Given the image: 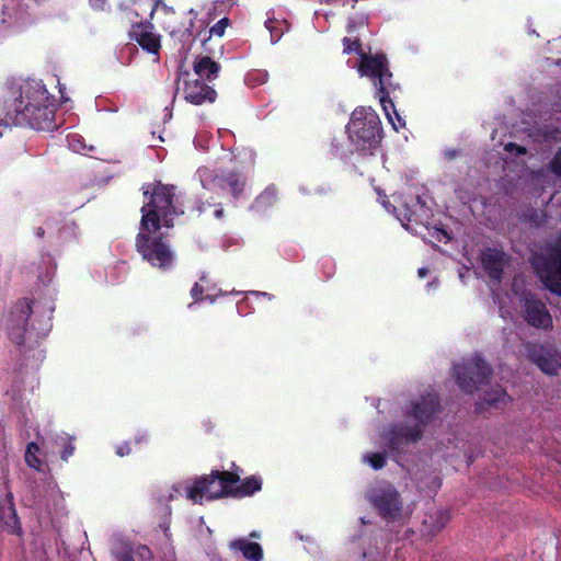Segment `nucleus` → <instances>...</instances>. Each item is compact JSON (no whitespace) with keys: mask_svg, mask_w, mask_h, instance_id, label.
I'll use <instances>...</instances> for the list:
<instances>
[{"mask_svg":"<svg viewBox=\"0 0 561 561\" xmlns=\"http://www.w3.org/2000/svg\"><path fill=\"white\" fill-rule=\"evenodd\" d=\"M45 92L43 87L31 83L19 87L13 83L8 84L4 103H10L12 107L8 108L7 122L35 130H54L57 127L55 108L45 103L47 100Z\"/></svg>","mask_w":561,"mask_h":561,"instance_id":"f257e3e1","label":"nucleus"},{"mask_svg":"<svg viewBox=\"0 0 561 561\" xmlns=\"http://www.w3.org/2000/svg\"><path fill=\"white\" fill-rule=\"evenodd\" d=\"M54 307L39 301L19 299L10 309L7 331L10 340L19 345L27 341L38 343L50 331Z\"/></svg>","mask_w":561,"mask_h":561,"instance_id":"f03ea898","label":"nucleus"},{"mask_svg":"<svg viewBox=\"0 0 561 561\" xmlns=\"http://www.w3.org/2000/svg\"><path fill=\"white\" fill-rule=\"evenodd\" d=\"M144 205L140 209L141 230L158 232L162 226L172 228L175 217L184 214L178 203L176 186L171 184L150 183L142 186Z\"/></svg>","mask_w":561,"mask_h":561,"instance_id":"7ed1b4c3","label":"nucleus"},{"mask_svg":"<svg viewBox=\"0 0 561 561\" xmlns=\"http://www.w3.org/2000/svg\"><path fill=\"white\" fill-rule=\"evenodd\" d=\"M440 411V399L436 392H427L412 401L405 416L413 419L415 424L409 425L401 422L392 425L387 434L388 448L399 454L405 445L419 442L423 437L424 428Z\"/></svg>","mask_w":561,"mask_h":561,"instance_id":"20e7f679","label":"nucleus"},{"mask_svg":"<svg viewBox=\"0 0 561 561\" xmlns=\"http://www.w3.org/2000/svg\"><path fill=\"white\" fill-rule=\"evenodd\" d=\"M346 133L356 151L363 154H371L379 147L383 135L378 114L366 106H358L352 112Z\"/></svg>","mask_w":561,"mask_h":561,"instance_id":"39448f33","label":"nucleus"},{"mask_svg":"<svg viewBox=\"0 0 561 561\" xmlns=\"http://www.w3.org/2000/svg\"><path fill=\"white\" fill-rule=\"evenodd\" d=\"M164 238L165 236L162 232L142 230L136 236L135 247L144 261L159 271L168 272L174 267L176 256Z\"/></svg>","mask_w":561,"mask_h":561,"instance_id":"423d86ee","label":"nucleus"},{"mask_svg":"<svg viewBox=\"0 0 561 561\" xmlns=\"http://www.w3.org/2000/svg\"><path fill=\"white\" fill-rule=\"evenodd\" d=\"M358 72L373 80L382 110L388 112V105L392 106L390 92L396 87L391 82L392 72L389 69L387 56L380 53L375 55L360 53Z\"/></svg>","mask_w":561,"mask_h":561,"instance_id":"0eeeda50","label":"nucleus"},{"mask_svg":"<svg viewBox=\"0 0 561 561\" xmlns=\"http://www.w3.org/2000/svg\"><path fill=\"white\" fill-rule=\"evenodd\" d=\"M531 264L545 287L561 296V234L545 252L535 254Z\"/></svg>","mask_w":561,"mask_h":561,"instance_id":"6e6552de","label":"nucleus"},{"mask_svg":"<svg viewBox=\"0 0 561 561\" xmlns=\"http://www.w3.org/2000/svg\"><path fill=\"white\" fill-rule=\"evenodd\" d=\"M491 366L479 355L463 359L454 366V376L459 388L466 393H473L489 382Z\"/></svg>","mask_w":561,"mask_h":561,"instance_id":"1a4fd4ad","label":"nucleus"},{"mask_svg":"<svg viewBox=\"0 0 561 561\" xmlns=\"http://www.w3.org/2000/svg\"><path fill=\"white\" fill-rule=\"evenodd\" d=\"M37 15L23 0H2L0 28L9 34H20L35 24Z\"/></svg>","mask_w":561,"mask_h":561,"instance_id":"9d476101","label":"nucleus"},{"mask_svg":"<svg viewBox=\"0 0 561 561\" xmlns=\"http://www.w3.org/2000/svg\"><path fill=\"white\" fill-rule=\"evenodd\" d=\"M367 497L385 519H396L401 513L400 494L390 483H382L373 488Z\"/></svg>","mask_w":561,"mask_h":561,"instance_id":"9b49d317","label":"nucleus"},{"mask_svg":"<svg viewBox=\"0 0 561 561\" xmlns=\"http://www.w3.org/2000/svg\"><path fill=\"white\" fill-rule=\"evenodd\" d=\"M128 35L131 41L136 42L148 54L159 55L161 49L160 35L153 32L151 23H134Z\"/></svg>","mask_w":561,"mask_h":561,"instance_id":"f8f14e48","label":"nucleus"},{"mask_svg":"<svg viewBox=\"0 0 561 561\" xmlns=\"http://www.w3.org/2000/svg\"><path fill=\"white\" fill-rule=\"evenodd\" d=\"M183 93L185 101L194 105L214 103L217 98L216 90L198 78L185 79Z\"/></svg>","mask_w":561,"mask_h":561,"instance_id":"ddd939ff","label":"nucleus"},{"mask_svg":"<svg viewBox=\"0 0 561 561\" xmlns=\"http://www.w3.org/2000/svg\"><path fill=\"white\" fill-rule=\"evenodd\" d=\"M525 321L535 328L549 329L552 327V318L546 305L536 299H527L524 305Z\"/></svg>","mask_w":561,"mask_h":561,"instance_id":"4468645a","label":"nucleus"},{"mask_svg":"<svg viewBox=\"0 0 561 561\" xmlns=\"http://www.w3.org/2000/svg\"><path fill=\"white\" fill-rule=\"evenodd\" d=\"M527 352L528 358L536 364L541 371L550 376L558 375L561 363L548 350L541 345L530 344L527 346Z\"/></svg>","mask_w":561,"mask_h":561,"instance_id":"2eb2a0df","label":"nucleus"},{"mask_svg":"<svg viewBox=\"0 0 561 561\" xmlns=\"http://www.w3.org/2000/svg\"><path fill=\"white\" fill-rule=\"evenodd\" d=\"M505 253L497 249L488 248L481 253V265L488 276L500 283L503 278Z\"/></svg>","mask_w":561,"mask_h":561,"instance_id":"dca6fc26","label":"nucleus"},{"mask_svg":"<svg viewBox=\"0 0 561 561\" xmlns=\"http://www.w3.org/2000/svg\"><path fill=\"white\" fill-rule=\"evenodd\" d=\"M217 492L218 481L211 478L210 472L195 480L194 484L187 489V497L194 503H201L204 495H206L208 500L222 499V496L215 495Z\"/></svg>","mask_w":561,"mask_h":561,"instance_id":"f3484780","label":"nucleus"},{"mask_svg":"<svg viewBox=\"0 0 561 561\" xmlns=\"http://www.w3.org/2000/svg\"><path fill=\"white\" fill-rule=\"evenodd\" d=\"M213 183L222 191H228L238 198L244 190L245 181L240 172L220 171L213 178Z\"/></svg>","mask_w":561,"mask_h":561,"instance_id":"a211bd4d","label":"nucleus"},{"mask_svg":"<svg viewBox=\"0 0 561 561\" xmlns=\"http://www.w3.org/2000/svg\"><path fill=\"white\" fill-rule=\"evenodd\" d=\"M0 524L8 533L20 534V520L15 511L13 495L11 492H8L7 496L0 501Z\"/></svg>","mask_w":561,"mask_h":561,"instance_id":"6ab92c4d","label":"nucleus"},{"mask_svg":"<svg viewBox=\"0 0 561 561\" xmlns=\"http://www.w3.org/2000/svg\"><path fill=\"white\" fill-rule=\"evenodd\" d=\"M211 478H215V480L218 481V492L215 493V495L222 496V499H234V488L240 481V474L238 472L213 470Z\"/></svg>","mask_w":561,"mask_h":561,"instance_id":"aec40b11","label":"nucleus"},{"mask_svg":"<svg viewBox=\"0 0 561 561\" xmlns=\"http://www.w3.org/2000/svg\"><path fill=\"white\" fill-rule=\"evenodd\" d=\"M221 69V66L213 60L209 56L196 57L193 70L194 75L203 81L211 82L217 77Z\"/></svg>","mask_w":561,"mask_h":561,"instance_id":"412c9836","label":"nucleus"},{"mask_svg":"<svg viewBox=\"0 0 561 561\" xmlns=\"http://www.w3.org/2000/svg\"><path fill=\"white\" fill-rule=\"evenodd\" d=\"M232 551H239L248 561H262L264 553L260 543L249 541L247 538H238L229 542Z\"/></svg>","mask_w":561,"mask_h":561,"instance_id":"4be33fe9","label":"nucleus"},{"mask_svg":"<svg viewBox=\"0 0 561 561\" xmlns=\"http://www.w3.org/2000/svg\"><path fill=\"white\" fill-rule=\"evenodd\" d=\"M510 401V397L506 391L497 386L493 388L490 392H485L483 399L476 404V412H482L486 408L500 409L507 404Z\"/></svg>","mask_w":561,"mask_h":561,"instance_id":"5701e85b","label":"nucleus"},{"mask_svg":"<svg viewBox=\"0 0 561 561\" xmlns=\"http://www.w3.org/2000/svg\"><path fill=\"white\" fill-rule=\"evenodd\" d=\"M194 20L187 19L186 22L182 23V27L172 28L170 35L174 41L181 44V49L188 50L195 42L196 36L193 33Z\"/></svg>","mask_w":561,"mask_h":561,"instance_id":"b1692460","label":"nucleus"},{"mask_svg":"<svg viewBox=\"0 0 561 561\" xmlns=\"http://www.w3.org/2000/svg\"><path fill=\"white\" fill-rule=\"evenodd\" d=\"M263 481L260 476L253 474L239 481L234 488V499H243L254 495L262 490Z\"/></svg>","mask_w":561,"mask_h":561,"instance_id":"393cba45","label":"nucleus"},{"mask_svg":"<svg viewBox=\"0 0 561 561\" xmlns=\"http://www.w3.org/2000/svg\"><path fill=\"white\" fill-rule=\"evenodd\" d=\"M39 454V447L36 443L31 442L26 446L25 450V462L28 467L35 469L36 471H42L44 462L38 457Z\"/></svg>","mask_w":561,"mask_h":561,"instance_id":"a878e982","label":"nucleus"},{"mask_svg":"<svg viewBox=\"0 0 561 561\" xmlns=\"http://www.w3.org/2000/svg\"><path fill=\"white\" fill-rule=\"evenodd\" d=\"M383 112L394 130L405 127V121L398 114L393 103L392 106L388 105V112Z\"/></svg>","mask_w":561,"mask_h":561,"instance_id":"bb28decb","label":"nucleus"},{"mask_svg":"<svg viewBox=\"0 0 561 561\" xmlns=\"http://www.w3.org/2000/svg\"><path fill=\"white\" fill-rule=\"evenodd\" d=\"M62 450L60 458L64 461H68V459L75 454L76 446H75V437L73 436H66L60 437Z\"/></svg>","mask_w":561,"mask_h":561,"instance_id":"cd10ccee","label":"nucleus"},{"mask_svg":"<svg viewBox=\"0 0 561 561\" xmlns=\"http://www.w3.org/2000/svg\"><path fill=\"white\" fill-rule=\"evenodd\" d=\"M342 43L344 54L358 53L360 55L362 43L358 38L344 37Z\"/></svg>","mask_w":561,"mask_h":561,"instance_id":"c85d7f7f","label":"nucleus"},{"mask_svg":"<svg viewBox=\"0 0 561 561\" xmlns=\"http://www.w3.org/2000/svg\"><path fill=\"white\" fill-rule=\"evenodd\" d=\"M365 459L370 465V467L375 470H379L386 465V455L382 453H373L366 455Z\"/></svg>","mask_w":561,"mask_h":561,"instance_id":"c756f323","label":"nucleus"},{"mask_svg":"<svg viewBox=\"0 0 561 561\" xmlns=\"http://www.w3.org/2000/svg\"><path fill=\"white\" fill-rule=\"evenodd\" d=\"M435 518H436V523L434 525V530L435 531H439L442 530L446 525L447 523L449 522L450 519V514L448 511H443V510H439L435 513Z\"/></svg>","mask_w":561,"mask_h":561,"instance_id":"7c9ffc66","label":"nucleus"},{"mask_svg":"<svg viewBox=\"0 0 561 561\" xmlns=\"http://www.w3.org/2000/svg\"><path fill=\"white\" fill-rule=\"evenodd\" d=\"M230 20L228 18L220 19L216 24H214L210 30V35H216L218 37H221L225 34V31L227 26L229 25Z\"/></svg>","mask_w":561,"mask_h":561,"instance_id":"2f4dec72","label":"nucleus"},{"mask_svg":"<svg viewBox=\"0 0 561 561\" xmlns=\"http://www.w3.org/2000/svg\"><path fill=\"white\" fill-rule=\"evenodd\" d=\"M550 170L557 176H561V148L554 153L550 161Z\"/></svg>","mask_w":561,"mask_h":561,"instance_id":"473e14b6","label":"nucleus"},{"mask_svg":"<svg viewBox=\"0 0 561 561\" xmlns=\"http://www.w3.org/2000/svg\"><path fill=\"white\" fill-rule=\"evenodd\" d=\"M191 296L194 301H203L206 297H204V288L201 284L195 283L191 288Z\"/></svg>","mask_w":561,"mask_h":561,"instance_id":"72a5a7b5","label":"nucleus"},{"mask_svg":"<svg viewBox=\"0 0 561 561\" xmlns=\"http://www.w3.org/2000/svg\"><path fill=\"white\" fill-rule=\"evenodd\" d=\"M131 453V442H123L116 446V455L119 457L128 456Z\"/></svg>","mask_w":561,"mask_h":561,"instance_id":"f704fd0d","label":"nucleus"},{"mask_svg":"<svg viewBox=\"0 0 561 561\" xmlns=\"http://www.w3.org/2000/svg\"><path fill=\"white\" fill-rule=\"evenodd\" d=\"M505 150L508 152H516L517 154H525L527 152L526 148L523 146H519L515 142H508L505 146Z\"/></svg>","mask_w":561,"mask_h":561,"instance_id":"c9c22d12","label":"nucleus"},{"mask_svg":"<svg viewBox=\"0 0 561 561\" xmlns=\"http://www.w3.org/2000/svg\"><path fill=\"white\" fill-rule=\"evenodd\" d=\"M460 154H461V151L459 149H456V148H448V149H446L444 151V158L447 161H453L456 158L460 157Z\"/></svg>","mask_w":561,"mask_h":561,"instance_id":"e433bc0d","label":"nucleus"},{"mask_svg":"<svg viewBox=\"0 0 561 561\" xmlns=\"http://www.w3.org/2000/svg\"><path fill=\"white\" fill-rule=\"evenodd\" d=\"M408 213L405 214L407 216V219L409 222H414V224H421L423 225V216H420L417 215L414 210H410L409 208L407 209Z\"/></svg>","mask_w":561,"mask_h":561,"instance_id":"4c0bfd02","label":"nucleus"},{"mask_svg":"<svg viewBox=\"0 0 561 561\" xmlns=\"http://www.w3.org/2000/svg\"><path fill=\"white\" fill-rule=\"evenodd\" d=\"M130 442H131V445L138 446L142 443L148 442V435L146 433H139V434L135 435L133 440H130Z\"/></svg>","mask_w":561,"mask_h":561,"instance_id":"58836bf2","label":"nucleus"},{"mask_svg":"<svg viewBox=\"0 0 561 561\" xmlns=\"http://www.w3.org/2000/svg\"><path fill=\"white\" fill-rule=\"evenodd\" d=\"M35 5L51 9L54 0H31Z\"/></svg>","mask_w":561,"mask_h":561,"instance_id":"ea45409f","label":"nucleus"},{"mask_svg":"<svg viewBox=\"0 0 561 561\" xmlns=\"http://www.w3.org/2000/svg\"><path fill=\"white\" fill-rule=\"evenodd\" d=\"M415 204L416 206L420 207V209L424 213V217L425 218H428V209L425 207L424 204L421 203V197L420 196H416L415 198Z\"/></svg>","mask_w":561,"mask_h":561,"instance_id":"a19ab883","label":"nucleus"},{"mask_svg":"<svg viewBox=\"0 0 561 561\" xmlns=\"http://www.w3.org/2000/svg\"><path fill=\"white\" fill-rule=\"evenodd\" d=\"M436 234H437V236H436V239H437L438 241H443L444 239H446V240H449V239H450V237L448 236V233H447L445 230H443V229H438V230L436 231Z\"/></svg>","mask_w":561,"mask_h":561,"instance_id":"79ce46f5","label":"nucleus"},{"mask_svg":"<svg viewBox=\"0 0 561 561\" xmlns=\"http://www.w3.org/2000/svg\"><path fill=\"white\" fill-rule=\"evenodd\" d=\"M119 561H135V559L130 552H123L119 556Z\"/></svg>","mask_w":561,"mask_h":561,"instance_id":"37998d69","label":"nucleus"},{"mask_svg":"<svg viewBox=\"0 0 561 561\" xmlns=\"http://www.w3.org/2000/svg\"><path fill=\"white\" fill-rule=\"evenodd\" d=\"M214 215L216 218L221 219L224 217V209L221 206L215 209Z\"/></svg>","mask_w":561,"mask_h":561,"instance_id":"c03bdc74","label":"nucleus"},{"mask_svg":"<svg viewBox=\"0 0 561 561\" xmlns=\"http://www.w3.org/2000/svg\"><path fill=\"white\" fill-rule=\"evenodd\" d=\"M417 274H419V276H420L421 278H423V277H425V276L428 274V268H426V267H421V268H419Z\"/></svg>","mask_w":561,"mask_h":561,"instance_id":"a18cd8bd","label":"nucleus"},{"mask_svg":"<svg viewBox=\"0 0 561 561\" xmlns=\"http://www.w3.org/2000/svg\"><path fill=\"white\" fill-rule=\"evenodd\" d=\"M274 195V192L273 191H270L268 188L265 190V192L260 196V199H264V198H267L270 196H273Z\"/></svg>","mask_w":561,"mask_h":561,"instance_id":"49530a36","label":"nucleus"},{"mask_svg":"<svg viewBox=\"0 0 561 561\" xmlns=\"http://www.w3.org/2000/svg\"><path fill=\"white\" fill-rule=\"evenodd\" d=\"M35 234L38 237V238H43L45 236V230L44 228L42 227H38L35 231Z\"/></svg>","mask_w":561,"mask_h":561,"instance_id":"de8ad7c7","label":"nucleus"},{"mask_svg":"<svg viewBox=\"0 0 561 561\" xmlns=\"http://www.w3.org/2000/svg\"><path fill=\"white\" fill-rule=\"evenodd\" d=\"M231 469V471L238 472L239 474L242 472V470L234 462H232Z\"/></svg>","mask_w":561,"mask_h":561,"instance_id":"09e8293b","label":"nucleus"},{"mask_svg":"<svg viewBox=\"0 0 561 561\" xmlns=\"http://www.w3.org/2000/svg\"><path fill=\"white\" fill-rule=\"evenodd\" d=\"M78 137V135L73 134V135H69L67 138H68V142L70 146H72V141Z\"/></svg>","mask_w":561,"mask_h":561,"instance_id":"8fccbe9b","label":"nucleus"},{"mask_svg":"<svg viewBox=\"0 0 561 561\" xmlns=\"http://www.w3.org/2000/svg\"><path fill=\"white\" fill-rule=\"evenodd\" d=\"M271 37H272L273 42H277L279 39L280 35H277V32H274V33L272 32Z\"/></svg>","mask_w":561,"mask_h":561,"instance_id":"3c124183","label":"nucleus"},{"mask_svg":"<svg viewBox=\"0 0 561 561\" xmlns=\"http://www.w3.org/2000/svg\"><path fill=\"white\" fill-rule=\"evenodd\" d=\"M271 37H272L273 42H277L279 39L280 35H277V32H274V33L272 32Z\"/></svg>","mask_w":561,"mask_h":561,"instance_id":"603ef678","label":"nucleus"},{"mask_svg":"<svg viewBox=\"0 0 561 561\" xmlns=\"http://www.w3.org/2000/svg\"><path fill=\"white\" fill-rule=\"evenodd\" d=\"M95 1L101 3L100 9L103 10V4L105 3V0H95Z\"/></svg>","mask_w":561,"mask_h":561,"instance_id":"864d4df0","label":"nucleus"},{"mask_svg":"<svg viewBox=\"0 0 561 561\" xmlns=\"http://www.w3.org/2000/svg\"><path fill=\"white\" fill-rule=\"evenodd\" d=\"M250 537L256 538V537H259V535L255 531H253V533L250 534Z\"/></svg>","mask_w":561,"mask_h":561,"instance_id":"5fc2aeb1","label":"nucleus"},{"mask_svg":"<svg viewBox=\"0 0 561 561\" xmlns=\"http://www.w3.org/2000/svg\"><path fill=\"white\" fill-rule=\"evenodd\" d=\"M183 76H185V77H187V78H188V77H190V73H188V72H184V73H183Z\"/></svg>","mask_w":561,"mask_h":561,"instance_id":"6e6d98bb","label":"nucleus"}]
</instances>
